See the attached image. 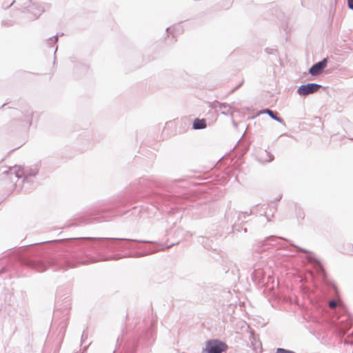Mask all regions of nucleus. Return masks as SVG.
<instances>
[{
	"label": "nucleus",
	"instance_id": "obj_10",
	"mask_svg": "<svg viewBox=\"0 0 353 353\" xmlns=\"http://www.w3.org/2000/svg\"><path fill=\"white\" fill-rule=\"evenodd\" d=\"M347 4L349 8L353 10V0H347Z\"/></svg>",
	"mask_w": 353,
	"mask_h": 353
},
{
	"label": "nucleus",
	"instance_id": "obj_5",
	"mask_svg": "<svg viewBox=\"0 0 353 353\" xmlns=\"http://www.w3.org/2000/svg\"><path fill=\"white\" fill-rule=\"evenodd\" d=\"M193 128L194 129H203L206 128V122L205 120L202 119H196L194 120L193 123Z\"/></svg>",
	"mask_w": 353,
	"mask_h": 353
},
{
	"label": "nucleus",
	"instance_id": "obj_7",
	"mask_svg": "<svg viewBox=\"0 0 353 353\" xmlns=\"http://www.w3.org/2000/svg\"><path fill=\"white\" fill-rule=\"evenodd\" d=\"M338 305H341V303L339 301H331L329 302V306L330 308H335Z\"/></svg>",
	"mask_w": 353,
	"mask_h": 353
},
{
	"label": "nucleus",
	"instance_id": "obj_8",
	"mask_svg": "<svg viewBox=\"0 0 353 353\" xmlns=\"http://www.w3.org/2000/svg\"><path fill=\"white\" fill-rule=\"evenodd\" d=\"M267 114H268L272 119L275 120H279V119L274 114L273 112L270 110H266L265 111Z\"/></svg>",
	"mask_w": 353,
	"mask_h": 353
},
{
	"label": "nucleus",
	"instance_id": "obj_3",
	"mask_svg": "<svg viewBox=\"0 0 353 353\" xmlns=\"http://www.w3.org/2000/svg\"><path fill=\"white\" fill-rule=\"evenodd\" d=\"M27 11L35 18H38L45 11V8L42 5L31 3L27 7Z\"/></svg>",
	"mask_w": 353,
	"mask_h": 353
},
{
	"label": "nucleus",
	"instance_id": "obj_4",
	"mask_svg": "<svg viewBox=\"0 0 353 353\" xmlns=\"http://www.w3.org/2000/svg\"><path fill=\"white\" fill-rule=\"evenodd\" d=\"M326 64H327V59H324L323 61L314 64L310 69V73L314 76L321 74L322 70L325 68Z\"/></svg>",
	"mask_w": 353,
	"mask_h": 353
},
{
	"label": "nucleus",
	"instance_id": "obj_2",
	"mask_svg": "<svg viewBox=\"0 0 353 353\" xmlns=\"http://www.w3.org/2000/svg\"><path fill=\"white\" fill-rule=\"evenodd\" d=\"M320 87V85L316 83H307L300 86L297 92L300 95L306 96L318 91Z\"/></svg>",
	"mask_w": 353,
	"mask_h": 353
},
{
	"label": "nucleus",
	"instance_id": "obj_6",
	"mask_svg": "<svg viewBox=\"0 0 353 353\" xmlns=\"http://www.w3.org/2000/svg\"><path fill=\"white\" fill-rule=\"evenodd\" d=\"M296 216L298 220H303L305 218V213L302 210L299 209L296 211Z\"/></svg>",
	"mask_w": 353,
	"mask_h": 353
},
{
	"label": "nucleus",
	"instance_id": "obj_1",
	"mask_svg": "<svg viewBox=\"0 0 353 353\" xmlns=\"http://www.w3.org/2000/svg\"><path fill=\"white\" fill-rule=\"evenodd\" d=\"M227 348L228 345L224 342L213 339L205 343V347L203 349L202 353H221Z\"/></svg>",
	"mask_w": 353,
	"mask_h": 353
},
{
	"label": "nucleus",
	"instance_id": "obj_9",
	"mask_svg": "<svg viewBox=\"0 0 353 353\" xmlns=\"http://www.w3.org/2000/svg\"><path fill=\"white\" fill-rule=\"evenodd\" d=\"M276 353H294L292 351L286 350L282 348H278Z\"/></svg>",
	"mask_w": 353,
	"mask_h": 353
}]
</instances>
